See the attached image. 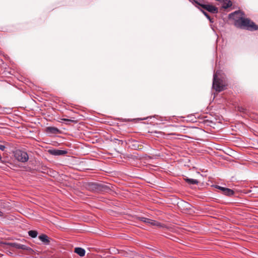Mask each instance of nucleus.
<instances>
[{
    "label": "nucleus",
    "instance_id": "f257e3e1",
    "mask_svg": "<svg viewBox=\"0 0 258 258\" xmlns=\"http://www.w3.org/2000/svg\"><path fill=\"white\" fill-rule=\"evenodd\" d=\"M244 13L236 11L230 14V18L235 19L234 25L236 27L243 28L249 31H255L258 29V26L249 19L243 17Z\"/></svg>",
    "mask_w": 258,
    "mask_h": 258
},
{
    "label": "nucleus",
    "instance_id": "f03ea898",
    "mask_svg": "<svg viewBox=\"0 0 258 258\" xmlns=\"http://www.w3.org/2000/svg\"><path fill=\"white\" fill-rule=\"evenodd\" d=\"M220 74V71H217L214 74L213 88L218 92H221L224 89L225 86L223 84L222 81L218 79Z\"/></svg>",
    "mask_w": 258,
    "mask_h": 258
},
{
    "label": "nucleus",
    "instance_id": "7ed1b4c3",
    "mask_svg": "<svg viewBox=\"0 0 258 258\" xmlns=\"http://www.w3.org/2000/svg\"><path fill=\"white\" fill-rule=\"evenodd\" d=\"M15 158L19 161L25 162L28 160L29 157L27 153L24 151L18 150L14 152Z\"/></svg>",
    "mask_w": 258,
    "mask_h": 258
},
{
    "label": "nucleus",
    "instance_id": "20e7f679",
    "mask_svg": "<svg viewBox=\"0 0 258 258\" xmlns=\"http://www.w3.org/2000/svg\"><path fill=\"white\" fill-rule=\"evenodd\" d=\"M88 188L89 190L94 192H101L105 191L107 187L101 183H91L89 184Z\"/></svg>",
    "mask_w": 258,
    "mask_h": 258
},
{
    "label": "nucleus",
    "instance_id": "39448f33",
    "mask_svg": "<svg viewBox=\"0 0 258 258\" xmlns=\"http://www.w3.org/2000/svg\"><path fill=\"white\" fill-rule=\"evenodd\" d=\"M140 220L141 221H142L144 223H146L147 224H148L149 225H150L155 226L158 227H162V225L160 223H159L156 221L153 220H151V219H148V218H147L145 217H140Z\"/></svg>",
    "mask_w": 258,
    "mask_h": 258
},
{
    "label": "nucleus",
    "instance_id": "423d86ee",
    "mask_svg": "<svg viewBox=\"0 0 258 258\" xmlns=\"http://www.w3.org/2000/svg\"><path fill=\"white\" fill-rule=\"evenodd\" d=\"M48 153L54 156L63 155L67 154V152L65 150H61L58 149H50L48 151Z\"/></svg>",
    "mask_w": 258,
    "mask_h": 258
},
{
    "label": "nucleus",
    "instance_id": "0eeeda50",
    "mask_svg": "<svg viewBox=\"0 0 258 258\" xmlns=\"http://www.w3.org/2000/svg\"><path fill=\"white\" fill-rule=\"evenodd\" d=\"M199 5H200L203 8L206 9L209 12L212 13H217L218 12V9L215 7L210 5H200L198 4Z\"/></svg>",
    "mask_w": 258,
    "mask_h": 258
},
{
    "label": "nucleus",
    "instance_id": "6e6552de",
    "mask_svg": "<svg viewBox=\"0 0 258 258\" xmlns=\"http://www.w3.org/2000/svg\"><path fill=\"white\" fill-rule=\"evenodd\" d=\"M75 252L80 256H83L85 254V250L81 247H76L75 249Z\"/></svg>",
    "mask_w": 258,
    "mask_h": 258
},
{
    "label": "nucleus",
    "instance_id": "1a4fd4ad",
    "mask_svg": "<svg viewBox=\"0 0 258 258\" xmlns=\"http://www.w3.org/2000/svg\"><path fill=\"white\" fill-rule=\"evenodd\" d=\"M232 6V3L229 0H223L222 7L224 9H227Z\"/></svg>",
    "mask_w": 258,
    "mask_h": 258
},
{
    "label": "nucleus",
    "instance_id": "9d476101",
    "mask_svg": "<svg viewBox=\"0 0 258 258\" xmlns=\"http://www.w3.org/2000/svg\"><path fill=\"white\" fill-rule=\"evenodd\" d=\"M39 238L41 241H42L45 244H48V243L49 242V239H48V237L45 234H42L41 235H40L39 236Z\"/></svg>",
    "mask_w": 258,
    "mask_h": 258
},
{
    "label": "nucleus",
    "instance_id": "9b49d317",
    "mask_svg": "<svg viewBox=\"0 0 258 258\" xmlns=\"http://www.w3.org/2000/svg\"><path fill=\"white\" fill-rule=\"evenodd\" d=\"M184 180L187 183L190 184H198L199 183V181L195 179L185 178H184Z\"/></svg>",
    "mask_w": 258,
    "mask_h": 258
},
{
    "label": "nucleus",
    "instance_id": "f8f14e48",
    "mask_svg": "<svg viewBox=\"0 0 258 258\" xmlns=\"http://www.w3.org/2000/svg\"><path fill=\"white\" fill-rule=\"evenodd\" d=\"M47 131L52 134H57L59 132V130L54 127H48L47 128Z\"/></svg>",
    "mask_w": 258,
    "mask_h": 258
},
{
    "label": "nucleus",
    "instance_id": "ddd939ff",
    "mask_svg": "<svg viewBox=\"0 0 258 258\" xmlns=\"http://www.w3.org/2000/svg\"><path fill=\"white\" fill-rule=\"evenodd\" d=\"M234 192L233 190L228 188H226L223 192L224 195L228 196H231L234 194Z\"/></svg>",
    "mask_w": 258,
    "mask_h": 258
},
{
    "label": "nucleus",
    "instance_id": "4468645a",
    "mask_svg": "<svg viewBox=\"0 0 258 258\" xmlns=\"http://www.w3.org/2000/svg\"><path fill=\"white\" fill-rule=\"evenodd\" d=\"M37 232L35 230H30L28 231V234L32 238H35L37 236Z\"/></svg>",
    "mask_w": 258,
    "mask_h": 258
},
{
    "label": "nucleus",
    "instance_id": "2eb2a0df",
    "mask_svg": "<svg viewBox=\"0 0 258 258\" xmlns=\"http://www.w3.org/2000/svg\"><path fill=\"white\" fill-rule=\"evenodd\" d=\"M17 247L18 248H20V249H26V246L25 245H23V244H17Z\"/></svg>",
    "mask_w": 258,
    "mask_h": 258
},
{
    "label": "nucleus",
    "instance_id": "dca6fc26",
    "mask_svg": "<svg viewBox=\"0 0 258 258\" xmlns=\"http://www.w3.org/2000/svg\"><path fill=\"white\" fill-rule=\"evenodd\" d=\"M216 188L220 189L222 191V193L223 194V192L224 191V190L226 189V187H222L219 185H217Z\"/></svg>",
    "mask_w": 258,
    "mask_h": 258
},
{
    "label": "nucleus",
    "instance_id": "f3484780",
    "mask_svg": "<svg viewBox=\"0 0 258 258\" xmlns=\"http://www.w3.org/2000/svg\"><path fill=\"white\" fill-rule=\"evenodd\" d=\"M216 188L220 189L222 191V193L223 194V192L224 191V190L226 189V187H222L219 185H217Z\"/></svg>",
    "mask_w": 258,
    "mask_h": 258
},
{
    "label": "nucleus",
    "instance_id": "a211bd4d",
    "mask_svg": "<svg viewBox=\"0 0 258 258\" xmlns=\"http://www.w3.org/2000/svg\"><path fill=\"white\" fill-rule=\"evenodd\" d=\"M203 14H204V15L208 19L210 20V16H209V15L205 12L204 11H202Z\"/></svg>",
    "mask_w": 258,
    "mask_h": 258
},
{
    "label": "nucleus",
    "instance_id": "6ab92c4d",
    "mask_svg": "<svg viewBox=\"0 0 258 258\" xmlns=\"http://www.w3.org/2000/svg\"><path fill=\"white\" fill-rule=\"evenodd\" d=\"M6 148V147L4 145H0V150L1 151H4Z\"/></svg>",
    "mask_w": 258,
    "mask_h": 258
},
{
    "label": "nucleus",
    "instance_id": "aec40b11",
    "mask_svg": "<svg viewBox=\"0 0 258 258\" xmlns=\"http://www.w3.org/2000/svg\"><path fill=\"white\" fill-rule=\"evenodd\" d=\"M62 120H64V121H72V120H70V119H66V118L62 119Z\"/></svg>",
    "mask_w": 258,
    "mask_h": 258
},
{
    "label": "nucleus",
    "instance_id": "412c9836",
    "mask_svg": "<svg viewBox=\"0 0 258 258\" xmlns=\"http://www.w3.org/2000/svg\"><path fill=\"white\" fill-rule=\"evenodd\" d=\"M3 216V212L0 211V217H2Z\"/></svg>",
    "mask_w": 258,
    "mask_h": 258
},
{
    "label": "nucleus",
    "instance_id": "4be33fe9",
    "mask_svg": "<svg viewBox=\"0 0 258 258\" xmlns=\"http://www.w3.org/2000/svg\"><path fill=\"white\" fill-rule=\"evenodd\" d=\"M3 216V212L0 211V217H2Z\"/></svg>",
    "mask_w": 258,
    "mask_h": 258
}]
</instances>
